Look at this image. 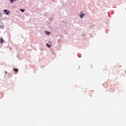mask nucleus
Instances as JSON below:
<instances>
[{
    "instance_id": "1",
    "label": "nucleus",
    "mask_w": 126,
    "mask_h": 126,
    "mask_svg": "<svg viewBox=\"0 0 126 126\" xmlns=\"http://www.w3.org/2000/svg\"><path fill=\"white\" fill-rule=\"evenodd\" d=\"M4 12H5V13L7 15L9 13V11H7V10H4Z\"/></svg>"
},
{
    "instance_id": "2",
    "label": "nucleus",
    "mask_w": 126,
    "mask_h": 126,
    "mask_svg": "<svg viewBox=\"0 0 126 126\" xmlns=\"http://www.w3.org/2000/svg\"><path fill=\"white\" fill-rule=\"evenodd\" d=\"M13 70H14V71H15L16 72H18V69L14 68Z\"/></svg>"
},
{
    "instance_id": "3",
    "label": "nucleus",
    "mask_w": 126,
    "mask_h": 126,
    "mask_svg": "<svg viewBox=\"0 0 126 126\" xmlns=\"http://www.w3.org/2000/svg\"><path fill=\"white\" fill-rule=\"evenodd\" d=\"M46 35H50V34H51V32H46Z\"/></svg>"
},
{
    "instance_id": "4",
    "label": "nucleus",
    "mask_w": 126,
    "mask_h": 126,
    "mask_svg": "<svg viewBox=\"0 0 126 126\" xmlns=\"http://www.w3.org/2000/svg\"><path fill=\"white\" fill-rule=\"evenodd\" d=\"M83 16H84V14H81L80 15V17H81V18H82V17H83Z\"/></svg>"
},
{
    "instance_id": "5",
    "label": "nucleus",
    "mask_w": 126,
    "mask_h": 126,
    "mask_svg": "<svg viewBox=\"0 0 126 126\" xmlns=\"http://www.w3.org/2000/svg\"><path fill=\"white\" fill-rule=\"evenodd\" d=\"M0 43L1 44H2V43H3V39H0Z\"/></svg>"
},
{
    "instance_id": "6",
    "label": "nucleus",
    "mask_w": 126,
    "mask_h": 126,
    "mask_svg": "<svg viewBox=\"0 0 126 126\" xmlns=\"http://www.w3.org/2000/svg\"><path fill=\"white\" fill-rule=\"evenodd\" d=\"M20 10H21L22 12H24L25 11V10L21 9Z\"/></svg>"
},
{
    "instance_id": "7",
    "label": "nucleus",
    "mask_w": 126,
    "mask_h": 126,
    "mask_svg": "<svg viewBox=\"0 0 126 126\" xmlns=\"http://www.w3.org/2000/svg\"><path fill=\"white\" fill-rule=\"evenodd\" d=\"M46 45L48 46V48H50L51 47V45H48V43L46 44Z\"/></svg>"
},
{
    "instance_id": "8",
    "label": "nucleus",
    "mask_w": 126,
    "mask_h": 126,
    "mask_svg": "<svg viewBox=\"0 0 126 126\" xmlns=\"http://www.w3.org/2000/svg\"><path fill=\"white\" fill-rule=\"evenodd\" d=\"M11 0V2H13V0Z\"/></svg>"
}]
</instances>
